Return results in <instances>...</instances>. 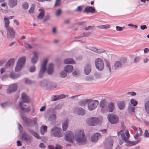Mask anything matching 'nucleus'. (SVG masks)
<instances>
[{"label":"nucleus","mask_w":149,"mask_h":149,"mask_svg":"<svg viewBox=\"0 0 149 149\" xmlns=\"http://www.w3.org/2000/svg\"><path fill=\"white\" fill-rule=\"evenodd\" d=\"M74 113L79 115L83 116L86 113L85 110L83 108L80 107H76L74 108L73 110Z\"/></svg>","instance_id":"15"},{"label":"nucleus","mask_w":149,"mask_h":149,"mask_svg":"<svg viewBox=\"0 0 149 149\" xmlns=\"http://www.w3.org/2000/svg\"><path fill=\"white\" fill-rule=\"evenodd\" d=\"M46 69L41 68L38 74V77L42 78L44 76L45 72Z\"/></svg>","instance_id":"34"},{"label":"nucleus","mask_w":149,"mask_h":149,"mask_svg":"<svg viewBox=\"0 0 149 149\" xmlns=\"http://www.w3.org/2000/svg\"><path fill=\"white\" fill-rule=\"evenodd\" d=\"M85 101L88 104V109L90 111L93 110L96 108L99 103L97 100L86 99Z\"/></svg>","instance_id":"5"},{"label":"nucleus","mask_w":149,"mask_h":149,"mask_svg":"<svg viewBox=\"0 0 149 149\" xmlns=\"http://www.w3.org/2000/svg\"><path fill=\"white\" fill-rule=\"evenodd\" d=\"M26 106V105L23 103L22 102H20L19 104V109L21 111H24L26 112H29L30 111V108L29 107L27 108H25L24 107Z\"/></svg>","instance_id":"19"},{"label":"nucleus","mask_w":149,"mask_h":149,"mask_svg":"<svg viewBox=\"0 0 149 149\" xmlns=\"http://www.w3.org/2000/svg\"><path fill=\"white\" fill-rule=\"evenodd\" d=\"M22 7L25 10L27 9L29 7L28 3L26 2H24L22 5Z\"/></svg>","instance_id":"48"},{"label":"nucleus","mask_w":149,"mask_h":149,"mask_svg":"<svg viewBox=\"0 0 149 149\" xmlns=\"http://www.w3.org/2000/svg\"><path fill=\"white\" fill-rule=\"evenodd\" d=\"M21 97L22 100V102H23V103L24 102L28 103L30 101L29 98L24 93L22 94Z\"/></svg>","instance_id":"23"},{"label":"nucleus","mask_w":149,"mask_h":149,"mask_svg":"<svg viewBox=\"0 0 149 149\" xmlns=\"http://www.w3.org/2000/svg\"><path fill=\"white\" fill-rule=\"evenodd\" d=\"M140 57L139 56H136L134 58L133 61L134 62L136 63L139 62L140 60Z\"/></svg>","instance_id":"53"},{"label":"nucleus","mask_w":149,"mask_h":149,"mask_svg":"<svg viewBox=\"0 0 149 149\" xmlns=\"http://www.w3.org/2000/svg\"><path fill=\"white\" fill-rule=\"evenodd\" d=\"M8 102H6L4 103L0 104V105L2 107L4 108L8 106Z\"/></svg>","instance_id":"50"},{"label":"nucleus","mask_w":149,"mask_h":149,"mask_svg":"<svg viewBox=\"0 0 149 149\" xmlns=\"http://www.w3.org/2000/svg\"><path fill=\"white\" fill-rule=\"evenodd\" d=\"M116 30L118 31H120L124 29V27H120L119 26H116Z\"/></svg>","instance_id":"58"},{"label":"nucleus","mask_w":149,"mask_h":149,"mask_svg":"<svg viewBox=\"0 0 149 149\" xmlns=\"http://www.w3.org/2000/svg\"><path fill=\"white\" fill-rule=\"evenodd\" d=\"M108 112H112L115 109L114 104L113 102H110L108 104Z\"/></svg>","instance_id":"26"},{"label":"nucleus","mask_w":149,"mask_h":149,"mask_svg":"<svg viewBox=\"0 0 149 149\" xmlns=\"http://www.w3.org/2000/svg\"><path fill=\"white\" fill-rule=\"evenodd\" d=\"M15 62V60L14 58H10L6 63L5 65V67L8 68L9 67L13 65Z\"/></svg>","instance_id":"24"},{"label":"nucleus","mask_w":149,"mask_h":149,"mask_svg":"<svg viewBox=\"0 0 149 149\" xmlns=\"http://www.w3.org/2000/svg\"><path fill=\"white\" fill-rule=\"evenodd\" d=\"M74 138V135L72 132H67L65 136V141L69 142L72 143Z\"/></svg>","instance_id":"13"},{"label":"nucleus","mask_w":149,"mask_h":149,"mask_svg":"<svg viewBox=\"0 0 149 149\" xmlns=\"http://www.w3.org/2000/svg\"><path fill=\"white\" fill-rule=\"evenodd\" d=\"M100 136V134L98 133H94L91 136V141L92 142H94L98 140Z\"/></svg>","instance_id":"20"},{"label":"nucleus","mask_w":149,"mask_h":149,"mask_svg":"<svg viewBox=\"0 0 149 149\" xmlns=\"http://www.w3.org/2000/svg\"><path fill=\"white\" fill-rule=\"evenodd\" d=\"M54 71V65L52 63H50L48 66L47 69V73L49 74H51Z\"/></svg>","instance_id":"30"},{"label":"nucleus","mask_w":149,"mask_h":149,"mask_svg":"<svg viewBox=\"0 0 149 149\" xmlns=\"http://www.w3.org/2000/svg\"><path fill=\"white\" fill-rule=\"evenodd\" d=\"M59 99L58 95H53L51 97V101H55Z\"/></svg>","instance_id":"49"},{"label":"nucleus","mask_w":149,"mask_h":149,"mask_svg":"<svg viewBox=\"0 0 149 149\" xmlns=\"http://www.w3.org/2000/svg\"><path fill=\"white\" fill-rule=\"evenodd\" d=\"M89 49L91 51L98 54H100L105 52V50L103 49H97L94 47L90 48Z\"/></svg>","instance_id":"21"},{"label":"nucleus","mask_w":149,"mask_h":149,"mask_svg":"<svg viewBox=\"0 0 149 149\" xmlns=\"http://www.w3.org/2000/svg\"><path fill=\"white\" fill-rule=\"evenodd\" d=\"M127 94L128 95H130L131 96H134L136 95V93L135 92L132 91L128 92Z\"/></svg>","instance_id":"60"},{"label":"nucleus","mask_w":149,"mask_h":149,"mask_svg":"<svg viewBox=\"0 0 149 149\" xmlns=\"http://www.w3.org/2000/svg\"><path fill=\"white\" fill-rule=\"evenodd\" d=\"M61 13V10L60 9H58L56 13V16H58Z\"/></svg>","instance_id":"64"},{"label":"nucleus","mask_w":149,"mask_h":149,"mask_svg":"<svg viewBox=\"0 0 149 149\" xmlns=\"http://www.w3.org/2000/svg\"><path fill=\"white\" fill-rule=\"evenodd\" d=\"M38 11L40 13L38 16V18L40 19H42L44 16L45 11L44 10L41 9H39Z\"/></svg>","instance_id":"29"},{"label":"nucleus","mask_w":149,"mask_h":149,"mask_svg":"<svg viewBox=\"0 0 149 149\" xmlns=\"http://www.w3.org/2000/svg\"><path fill=\"white\" fill-rule=\"evenodd\" d=\"M74 138L77 143L80 145H84L86 142V138L85 137L83 130H81L75 135Z\"/></svg>","instance_id":"2"},{"label":"nucleus","mask_w":149,"mask_h":149,"mask_svg":"<svg viewBox=\"0 0 149 149\" xmlns=\"http://www.w3.org/2000/svg\"><path fill=\"white\" fill-rule=\"evenodd\" d=\"M100 119L96 117L89 118L87 121V123L91 126H95L97 125L100 122Z\"/></svg>","instance_id":"11"},{"label":"nucleus","mask_w":149,"mask_h":149,"mask_svg":"<svg viewBox=\"0 0 149 149\" xmlns=\"http://www.w3.org/2000/svg\"><path fill=\"white\" fill-rule=\"evenodd\" d=\"M130 102L133 105V106H135L137 104L138 102L134 99H132L130 100Z\"/></svg>","instance_id":"47"},{"label":"nucleus","mask_w":149,"mask_h":149,"mask_svg":"<svg viewBox=\"0 0 149 149\" xmlns=\"http://www.w3.org/2000/svg\"><path fill=\"white\" fill-rule=\"evenodd\" d=\"M72 74L73 76L74 77H76L80 74L79 70L77 69H74Z\"/></svg>","instance_id":"46"},{"label":"nucleus","mask_w":149,"mask_h":149,"mask_svg":"<svg viewBox=\"0 0 149 149\" xmlns=\"http://www.w3.org/2000/svg\"><path fill=\"white\" fill-rule=\"evenodd\" d=\"M20 76L19 73H15L14 72L11 73L10 74V77L13 79H17L19 78Z\"/></svg>","instance_id":"40"},{"label":"nucleus","mask_w":149,"mask_h":149,"mask_svg":"<svg viewBox=\"0 0 149 149\" xmlns=\"http://www.w3.org/2000/svg\"><path fill=\"white\" fill-rule=\"evenodd\" d=\"M117 135L118 137L120 136L122 139L126 143L125 145L127 146H130L135 145L137 144L140 140H138L135 141L128 140L126 138L125 136V133L122 132V131H120L118 132Z\"/></svg>","instance_id":"3"},{"label":"nucleus","mask_w":149,"mask_h":149,"mask_svg":"<svg viewBox=\"0 0 149 149\" xmlns=\"http://www.w3.org/2000/svg\"><path fill=\"white\" fill-rule=\"evenodd\" d=\"M68 120H66L63 123L62 125V128L63 131H65L67 130L68 126Z\"/></svg>","instance_id":"42"},{"label":"nucleus","mask_w":149,"mask_h":149,"mask_svg":"<svg viewBox=\"0 0 149 149\" xmlns=\"http://www.w3.org/2000/svg\"><path fill=\"white\" fill-rule=\"evenodd\" d=\"M21 117L23 121V125L26 127H32L37 125V119L35 117L32 119L27 118L24 116L23 114L20 113Z\"/></svg>","instance_id":"1"},{"label":"nucleus","mask_w":149,"mask_h":149,"mask_svg":"<svg viewBox=\"0 0 149 149\" xmlns=\"http://www.w3.org/2000/svg\"><path fill=\"white\" fill-rule=\"evenodd\" d=\"M107 118L109 122L112 124H116L119 121V118L117 116L113 113L109 114Z\"/></svg>","instance_id":"9"},{"label":"nucleus","mask_w":149,"mask_h":149,"mask_svg":"<svg viewBox=\"0 0 149 149\" xmlns=\"http://www.w3.org/2000/svg\"><path fill=\"white\" fill-rule=\"evenodd\" d=\"M20 139L24 143L28 144L31 143L32 138L30 136L27 135L26 133H24L22 134Z\"/></svg>","instance_id":"12"},{"label":"nucleus","mask_w":149,"mask_h":149,"mask_svg":"<svg viewBox=\"0 0 149 149\" xmlns=\"http://www.w3.org/2000/svg\"><path fill=\"white\" fill-rule=\"evenodd\" d=\"M32 135L38 139H39L40 138V137L38 136V134L36 132H34Z\"/></svg>","instance_id":"62"},{"label":"nucleus","mask_w":149,"mask_h":149,"mask_svg":"<svg viewBox=\"0 0 149 149\" xmlns=\"http://www.w3.org/2000/svg\"><path fill=\"white\" fill-rule=\"evenodd\" d=\"M122 131V132H124L125 133V134L127 136V138H126V139H128L130 137V134L128 132V131H126L125 132H124L123 131Z\"/></svg>","instance_id":"57"},{"label":"nucleus","mask_w":149,"mask_h":149,"mask_svg":"<svg viewBox=\"0 0 149 149\" xmlns=\"http://www.w3.org/2000/svg\"><path fill=\"white\" fill-rule=\"evenodd\" d=\"M100 111L102 113L108 112V103L105 99L102 100L100 102Z\"/></svg>","instance_id":"8"},{"label":"nucleus","mask_w":149,"mask_h":149,"mask_svg":"<svg viewBox=\"0 0 149 149\" xmlns=\"http://www.w3.org/2000/svg\"><path fill=\"white\" fill-rule=\"evenodd\" d=\"M64 63L65 64H75V63L73 59L72 58H68L64 60Z\"/></svg>","instance_id":"33"},{"label":"nucleus","mask_w":149,"mask_h":149,"mask_svg":"<svg viewBox=\"0 0 149 149\" xmlns=\"http://www.w3.org/2000/svg\"><path fill=\"white\" fill-rule=\"evenodd\" d=\"M4 20L5 23L4 27L6 28L9 27L10 22L8 18H7L6 17H5L4 18Z\"/></svg>","instance_id":"39"},{"label":"nucleus","mask_w":149,"mask_h":149,"mask_svg":"<svg viewBox=\"0 0 149 149\" xmlns=\"http://www.w3.org/2000/svg\"><path fill=\"white\" fill-rule=\"evenodd\" d=\"M48 60L47 59H45L43 61V62L42 64L41 68L46 69V65L47 63Z\"/></svg>","instance_id":"45"},{"label":"nucleus","mask_w":149,"mask_h":149,"mask_svg":"<svg viewBox=\"0 0 149 149\" xmlns=\"http://www.w3.org/2000/svg\"><path fill=\"white\" fill-rule=\"evenodd\" d=\"M73 69V67L72 66L70 65H67L64 68L65 71L68 73L71 72Z\"/></svg>","instance_id":"32"},{"label":"nucleus","mask_w":149,"mask_h":149,"mask_svg":"<svg viewBox=\"0 0 149 149\" xmlns=\"http://www.w3.org/2000/svg\"><path fill=\"white\" fill-rule=\"evenodd\" d=\"M144 136L146 137H148L149 136V133L147 130H145V133L144 134Z\"/></svg>","instance_id":"61"},{"label":"nucleus","mask_w":149,"mask_h":149,"mask_svg":"<svg viewBox=\"0 0 149 149\" xmlns=\"http://www.w3.org/2000/svg\"><path fill=\"white\" fill-rule=\"evenodd\" d=\"M113 141L110 138H107L105 143V148L106 149H111L113 146Z\"/></svg>","instance_id":"16"},{"label":"nucleus","mask_w":149,"mask_h":149,"mask_svg":"<svg viewBox=\"0 0 149 149\" xmlns=\"http://www.w3.org/2000/svg\"><path fill=\"white\" fill-rule=\"evenodd\" d=\"M36 70V67L35 66H31L29 69L30 72H33L35 71Z\"/></svg>","instance_id":"52"},{"label":"nucleus","mask_w":149,"mask_h":149,"mask_svg":"<svg viewBox=\"0 0 149 149\" xmlns=\"http://www.w3.org/2000/svg\"><path fill=\"white\" fill-rule=\"evenodd\" d=\"M120 61L124 63H126L127 61V59L126 58L123 57L120 59Z\"/></svg>","instance_id":"59"},{"label":"nucleus","mask_w":149,"mask_h":149,"mask_svg":"<svg viewBox=\"0 0 149 149\" xmlns=\"http://www.w3.org/2000/svg\"><path fill=\"white\" fill-rule=\"evenodd\" d=\"M144 107L147 113L149 114V100L146 101L145 102Z\"/></svg>","instance_id":"38"},{"label":"nucleus","mask_w":149,"mask_h":149,"mask_svg":"<svg viewBox=\"0 0 149 149\" xmlns=\"http://www.w3.org/2000/svg\"><path fill=\"white\" fill-rule=\"evenodd\" d=\"M17 84L16 83L11 85L7 89V92L8 93H10L11 92L15 91L17 89Z\"/></svg>","instance_id":"18"},{"label":"nucleus","mask_w":149,"mask_h":149,"mask_svg":"<svg viewBox=\"0 0 149 149\" xmlns=\"http://www.w3.org/2000/svg\"><path fill=\"white\" fill-rule=\"evenodd\" d=\"M24 46L26 48L28 49H31L32 48V47L31 45L27 43H24Z\"/></svg>","instance_id":"55"},{"label":"nucleus","mask_w":149,"mask_h":149,"mask_svg":"<svg viewBox=\"0 0 149 149\" xmlns=\"http://www.w3.org/2000/svg\"><path fill=\"white\" fill-rule=\"evenodd\" d=\"M66 72L65 70L61 71L60 73V76L62 78H65L67 76Z\"/></svg>","instance_id":"44"},{"label":"nucleus","mask_w":149,"mask_h":149,"mask_svg":"<svg viewBox=\"0 0 149 149\" xmlns=\"http://www.w3.org/2000/svg\"><path fill=\"white\" fill-rule=\"evenodd\" d=\"M17 0H9L8 5L9 6L13 8L17 4Z\"/></svg>","instance_id":"35"},{"label":"nucleus","mask_w":149,"mask_h":149,"mask_svg":"<svg viewBox=\"0 0 149 149\" xmlns=\"http://www.w3.org/2000/svg\"><path fill=\"white\" fill-rule=\"evenodd\" d=\"M47 127L42 125L40 127V132L42 135H43L47 131Z\"/></svg>","instance_id":"37"},{"label":"nucleus","mask_w":149,"mask_h":149,"mask_svg":"<svg viewBox=\"0 0 149 149\" xmlns=\"http://www.w3.org/2000/svg\"><path fill=\"white\" fill-rule=\"evenodd\" d=\"M61 107V106L60 104H58L55 107V109L56 110H59Z\"/></svg>","instance_id":"63"},{"label":"nucleus","mask_w":149,"mask_h":149,"mask_svg":"<svg viewBox=\"0 0 149 149\" xmlns=\"http://www.w3.org/2000/svg\"><path fill=\"white\" fill-rule=\"evenodd\" d=\"M134 107L131 105L129 106L128 109L129 113L131 114H134Z\"/></svg>","instance_id":"36"},{"label":"nucleus","mask_w":149,"mask_h":149,"mask_svg":"<svg viewBox=\"0 0 149 149\" xmlns=\"http://www.w3.org/2000/svg\"><path fill=\"white\" fill-rule=\"evenodd\" d=\"M7 31V37L8 38H14L15 32L13 27L9 26L6 28Z\"/></svg>","instance_id":"14"},{"label":"nucleus","mask_w":149,"mask_h":149,"mask_svg":"<svg viewBox=\"0 0 149 149\" xmlns=\"http://www.w3.org/2000/svg\"><path fill=\"white\" fill-rule=\"evenodd\" d=\"M82 34L83 37H88L90 35L91 33L90 32H85L84 33Z\"/></svg>","instance_id":"56"},{"label":"nucleus","mask_w":149,"mask_h":149,"mask_svg":"<svg viewBox=\"0 0 149 149\" xmlns=\"http://www.w3.org/2000/svg\"><path fill=\"white\" fill-rule=\"evenodd\" d=\"M91 70V64L89 63H87L84 68V72L86 75H88L90 73Z\"/></svg>","instance_id":"17"},{"label":"nucleus","mask_w":149,"mask_h":149,"mask_svg":"<svg viewBox=\"0 0 149 149\" xmlns=\"http://www.w3.org/2000/svg\"><path fill=\"white\" fill-rule=\"evenodd\" d=\"M117 103L118 107L120 110H122L124 109L125 105L123 101H118L117 102Z\"/></svg>","instance_id":"27"},{"label":"nucleus","mask_w":149,"mask_h":149,"mask_svg":"<svg viewBox=\"0 0 149 149\" xmlns=\"http://www.w3.org/2000/svg\"><path fill=\"white\" fill-rule=\"evenodd\" d=\"M40 84L41 86L45 87L48 89L55 88L57 86V84L45 80L41 81Z\"/></svg>","instance_id":"7"},{"label":"nucleus","mask_w":149,"mask_h":149,"mask_svg":"<svg viewBox=\"0 0 149 149\" xmlns=\"http://www.w3.org/2000/svg\"><path fill=\"white\" fill-rule=\"evenodd\" d=\"M95 11V9L94 7L91 6H87L85 7L83 12L87 13H93Z\"/></svg>","instance_id":"25"},{"label":"nucleus","mask_w":149,"mask_h":149,"mask_svg":"<svg viewBox=\"0 0 149 149\" xmlns=\"http://www.w3.org/2000/svg\"><path fill=\"white\" fill-rule=\"evenodd\" d=\"M95 65L96 68L99 70H102L104 68L103 60L99 58H97L95 61Z\"/></svg>","instance_id":"10"},{"label":"nucleus","mask_w":149,"mask_h":149,"mask_svg":"<svg viewBox=\"0 0 149 149\" xmlns=\"http://www.w3.org/2000/svg\"><path fill=\"white\" fill-rule=\"evenodd\" d=\"M98 28L100 29H104L109 28L110 27V26L109 24H105L104 25H100L97 26Z\"/></svg>","instance_id":"43"},{"label":"nucleus","mask_w":149,"mask_h":149,"mask_svg":"<svg viewBox=\"0 0 149 149\" xmlns=\"http://www.w3.org/2000/svg\"><path fill=\"white\" fill-rule=\"evenodd\" d=\"M61 3V0H56L54 6L56 7L59 6Z\"/></svg>","instance_id":"54"},{"label":"nucleus","mask_w":149,"mask_h":149,"mask_svg":"<svg viewBox=\"0 0 149 149\" xmlns=\"http://www.w3.org/2000/svg\"><path fill=\"white\" fill-rule=\"evenodd\" d=\"M34 56L32 57L31 59V62L33 64L36 63L38 61V53L36 52H33Z\"/></svg>","instance_id":"22"},{"label":"nucleus","mask_w":149,"mask_h":149,"mask_svg":"<svg viewBox=\"0 0 149 149\" xmlns=\"http://www.w3.org/2000/svg\"><path fill=\"white\" fill-rule=\"evenodd\" d=\"M123 65L122 63L119 61H116L114 64V68L115 70H116L122 66Z\"/></svg>","instance_id":"31"},{"label":"nucleus","mask_w":149,"mask_h":149,"mask_svg":"<svg viewBox=\"0 0 149 149\" xmlns=\"http://www.w3.org/2000/svg\"><path fill=\"white\" fill-rule=\"evenodd\" d=\"M82 10V8L81 6H78L77 8L74 10V12H80Z\"/></svg>","instance_id":"51"},{"label":"nucleus","mask_w":149,"mask_h":149,"mask_svg":"<svg viewBox=\"0 0 149 149\" xmlns=\"http://www.w3.org/2000/svg\"><path fill=\"white\" fill-rule=\"evenodd\" d=\"M51 135L52 136L59 138L62 137L64 133L62 131L61 128L55 126L51 130Z\"/></svg>","instance_id":"4"},{"label":"nucleus","mask_w":149,"mask_h":149,"mask_svg":"<svg viewBox=\"0 0 149 149\" xmlns=\"http://www.w3.org/2000/svg\"><path fill=\"white\" fill-rule=\"evenodd\" d=\"M56 118V114H52L49 115V120L51 121H55Z\"/></svg>","instance_id":"41"},{"label":"nucleus","mask_w":149,"mask_h":149,"mask_svg":"<svg viewBox=\"0 0 149 149\" xmlns=\"http://www.w3.org/2000/svg\"><path fill=\"white\" fill-rule=\"evenodd\" d=\"M106 62V68L107 71L109 72L110 74H111V68L110 63L108 61L105 60Z\"/></svg>","instance_id":"28"},{"label":"nucleus","mask_w":149,"mask_h":149,"mask_svg":"<svg viewBox=\"0 0 149 149\" xmlns=\"http://www.w3.org/2000/svg\"><path fill=\"white\" fill-rule=\"evenodd\" d=\"M26 60V58L25 56L22 57L18 59L15 67L16 72L19 71L22 69L24 67Z\"/></svg>","instance_id":"6"}]
</instances>
